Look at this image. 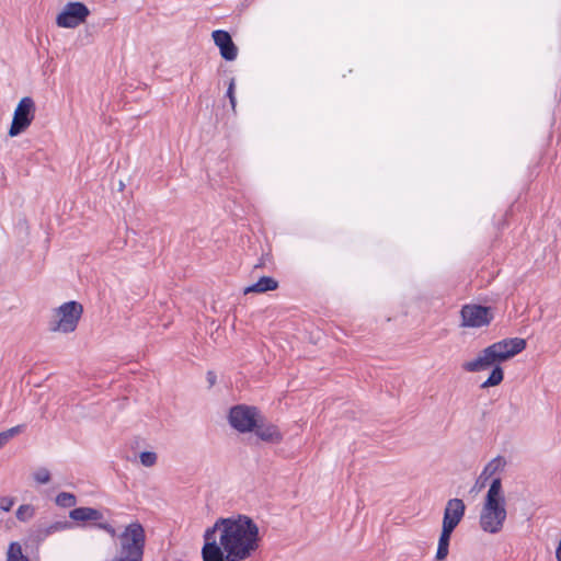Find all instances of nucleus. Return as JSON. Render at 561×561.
I'll return each mask as SVG.
<instances>
[{
  "label": "nucleus",
  "mask_w": 561,
  "mask_h": 561,
  "mask_svg": "<svg viewBox=\"0 0 561 561\" xmlns=\"http://www.w3.org/2000/svg\"><path fill=\"white\" fill-rule=\"evenodd\" d=\"M526 340L522 337L503 339L483 348L474 359L465 362L462 368L468 373H477L494 366L481 387L489 388L497 386L504 379V371L500 364L522 353L526 348Z\"/></svg>",
  "instance_id": "1"
},
{
  "label": "nucleus",
  "mask_w": 561,
  "mask_h": 561,
  "mask_svg": "<svg viewBox=\"0 0 561 561\" xmlns=\"http://www.w3.org/2000/svg\"><path fill=\"white\" fill-rule=\"evenodd\" d=\"M220 543L228 561H242L257 548L259 528H220Z\"/></svg>",
  "instance_id": "2"
},
{
  "label": "nucleus",
  "mask_w": 561,
  "mask_h": 561,
  "mask_svg": "<svg viewBox=\"0 0 561 561\" xmlns=\"http://www.w3.org/2000/svg\"><path fill=\"white\" fill-rule=\"evenodd\" d=\"M506 518L505 500L502 495L501 479L492 481L481 513L482 526H502Z\"/></svg>",
  "instance_id": "3"
},
{
  "label": "nucleus",
  "mask_w": 561,
  "mask_h": 561,
  "mask_svg": "<svg viewBox=\"0 0 561 561\" xmlns=\"http://www.w3.org/2000/svg\"><path fill=\"white\" fill-rule=\"evenodd\" d=\"M112 537H117L119 556L129 560L141 561L145 547V528H124L119 534L116 528H105Z\"/></svg>",
  "instance_id": "4"
},
{
  "label": "nucleus",
  "mask_w": 561,
  "mask_h": 561,
  "mask_svg": "<svg viewBox=\"0 0 561 561\" xmlns=\"http://www.w3.org/2000/svg\"><path fill=\"white\" fill-rule=\"evenodd\" d=\"M83 307L77 301H67L56 308L53 312V320L49 322L51 332H73L82 317Z\"/></svg>",
  "instance_id": "5"
},
{
  "label": "nucleus",
  "mask_w": 561,
  "mask_h": 561,
  "mask_svg": "<svg viewBox=\"0 0 561 561\" xmlns=\"http://www.w3.org/2000/svg\"><path fill=\"white\" fill-rule=\"evenodd\" d=\"M460 327L481 329L489 327L494 320L491 307L477 304H466L460 309Z\"/></svg>",
  "instance_id": "6"
},
{
  "label": "nucleus",
  "mask_w": 561,
  "mask_h": 561,
  "mask_svg": "<svg viewBox=\"0 0 561 561\" xmlns=\"http://www.w3.org/2000/svg\"><path fill=\"white\" fill-rule=\"evenodd\" d=\"M36 106L35 102L30 96H24L18 103L11 126L9 128V136L15 137L24 133L35 118Z\"/></svg>",
  "instance_id": "7"
},
{
  "label": "nucleus",
  "mask_w": 561,
  "mask_h": 561,
  "mask_svg": "<svg viewBox=\"0 0 561 561\" xmlns=\"http://www.w3.org/2000/svg\"><path fill=\"white\" fill-rule=\"evenodd\" d=\"M89 15L90 10L83 2H68L57 14L56 24L62 28H76L85 23Z\"/></svg>",
  "instance_id": "8"
},
{
  "label": "nucleus",
  "mask_w": 561,
  "mask_h": 561,
  "mask_svg": "<svg viewBox=\"0 0 561 561\" xmlns=\"http://www.w3.org/2000/svg\"><path fill=\"white\" fill-rule=\"evenodd\" d=\"M259 421L260 412L255 407L240 404L230 409L229 422L240 433L254 431Z\"/></svg>",
  "instance_id": "9"
},
{
  "label": "nucleus",
  "mask_w": 561,
  "mask_h": 561,
  "mask_svg": "<svg viewBox=\"0 0 561 561\" xmlns=\"http://www.w3.org/2000/svg\"><path fill=\"white\" fill-rule=\"evenodd\" d=\"M219 528H206L204 534V546L202 548L203 561H228V552L225 551L220 541H217L216 531Z\"/></svg>",
  "instance_id": "10"
},
{
  "label": "nucleus",
  "mask_w": 561,
  "mask_h": 561,
  "mask_svg": "<svg viewBox=\"0 0 561 561\" xmlns=\"http://www.w3.org/2000/svg\"><path fill=\"white\" fill-rule=\"evenodd\" d=\"M211 36L224 59L231 61L237 58L238 48L227 31L216 30Z\"/></svg>",
  "instance_id": "11"
},
{
  "label": "nucleus",
  "mask_w": 561,
  "mask_h": 561,
  "mask_svg": "<svg viewBox=\"0 0 561 561\" xmlns=\"http://www.w3.org/2000/svg\"><path fill=\"white\" fill-rule=\"evenodd\" d=\"M465 514V504L460 499L449 500L444 513L443 526H457Z\"/></svg>",
  "instance_id": "12"
},
{
  "label": "nucleus",
  "mask_w": 561,
  "mask_h": 561,
  "mask_svg": "<svg viewBox=\"0 0 561 561\" xmlns=\"http://www.w3.org/2000/svg\"><path fill=\"white\" fill-rule=\"evenodd\" d=\"M255 434L259 438L268 443H280L283 440V434L279 428L272 424L256 423L254 428Z\"/></svg>",
  "instance_id": "13"
},
{
  "label": "nucleus",
  "mask_w": 561,
  "mask_h": 561,
  "mask_svg": "<svg viewBox=\"0 0 561 561\" xmlns=\"http://www.w3.org/2000/svg\"><path fill=\"white\" fill-rule=\"evenodd\" d=\"M279 286V283L277 279L271 276H262L259 278V280L250 286H247L243 289V294L248 295L251 293L254 294H264L267 291L276 290Z\"/></svg>",
  "instance_id": "14"
},
{
  "label": "nucleus",
  "mask_w": 561,
  "mask_h": 561,
  "mask_svg": "<svg viewBox=\"0 0 561 561\" xmlns=\"http://www.w3.org/2000/svg\"><path fill=\"white\" fill-rule=\"evenodd\" d=\"M70 517L76 522H98L102 519V512L91 507H78L70 512Z\"/></svg>",
  "instance_id": "15"
},
{
  "label": "nucleus",
  "mask_w": 561,
  "mask_h": 561,
  "mask_svg": "<svg viewBox=\"0 0 561 561\" xmlns=\"http://www.w3.org/2000/svg\"><path fill=\"white\" fill-rule=\"evenodd\" d=\"M454 529L455 528H442L436 552V559L439 561L448 556L449 541Z\"/></svg>",
  "instance_id": "16"
},
{
  "label": "nucleus",
  "mask_w": 561,
  "mask_h": 561,
  "mask_svg": "<svg viewBox=\"0 0 561 561\" xmlns=\"http://www.w3.org/2000/svg\"><path fill=\"white\" fill-rule=\"evenodd\" d=\"M214 526H255L253 520L245 515H237L227 518H218Z\"/></svg>",
  "instance_id": "17"
},
{
  "label": "nucleus",
  "mask_w": 561,
  "mask_h": 561,
  "mask_svg": "<svg viewBox=\"0 0 561 561\" xmlns=\"http://www.w3.org/2000/svg\"><path fill=\"white\" fill-rule=\"evenodd\" d=\"M7 561H30L23 553L19 542H11L7 552Z\"/></svg>",
  "instance_id": "18"
},
{
  "label": "nucleus",
  "mask_w": 561,
  "mask_h": 561,
  "mask_svg": "<svg viewBox=\"0 0 561 561\" xmlns=\"http://www.w3.org/2000/svg\"><path fill=\"white\" fill-rule=\"evenodd\" d=\"M24 427H25V425L21 424V425H16L7 431L1 432L0 433V448H2L5 444H8L11 438H13L14 436L22 433L24 431Z\"/></svg>",
  "instance_id": "19"
},
{
  "label": "nucleus",
  "mask_w": 561,
  "mask_h": 561,
  "mask_svg": "<svg viewBox=\"0 0 561 561\" xmlns=\"http://www.w3.org/2000/svg\"><path fill=\"white\" fill-rule=\"evenodd\" d=\"M77 503L75 494L61 492L56 496V504L60 507H72Z\"/></svg>",
  "instance_id": "20"
},
{
  "label": "nucleus",
  "mask_w": 561,
  "mask_h": 561,
  "mask_svg": "<svg viewBox=\"0 0 561 561\" xmlns=\"http://www.w3.org/2000/svg\"><path fill=\"white\" fill-rule=\"evenodd\" d=\"M35 510L32 505H21L16 511V517L20 522L26 523L34 516Z\"/></svg>",
  "instance_id": "21"
},
{
  "label": "nucleus",
  "mask_w": 561,
  "mask_h": 561,
  "mask_svg": "<svg viewBox=\"0 0 561 561\" xmlns=\"http://www.w3.org/2000/svg\"><path fill=\"white\" fill-rule=\"evenodd\" d=\"M504 466H505V461L503 458H501V457L494 458L485 466V468L483 470V474L488 473L491 476V474L495 473L496 471L502 470Z\"/></svg>",
  "instance_id": "22"
},
{
  "label": "nucleus",
  "mask_w": 561,
  "mask_h": 561,
  "mask_svg": "<svg viewBox=\"0 0 561 561\" xmlns=\"http://www.w3.org/2000/svg\"><path fill=\"white\" fill-rule=\"evenodd\" d=\"M140 461L146 467H151L157 461V455L151 451H144L140 454Z\"/></svg>",
  "instance_id": "23"
},
{
  "label": "nucleus",
  "mask_w": 561,
  "mask_h": 561,
  "mask_svg": "<svg viewBox=\"0 0 561 561\" xmlns=\"http://www.w3.org/2000/svg\"><path fill=\"white\" fill-rule=\"evenodd\" d=\"M34 479L41 484L48 483L50 481V472L47 469L42 468L34 473Z\"/></svg>",
  "instance_id": "24"
},
{
  "label": "nucleus",
  "mask_w": 561,
  "mask_h": 561,
  "mask_svg": "<svg viewBox=\"0 0 561 561\" xmlns=\"http://www.w3.org/2000/svg\"><path fill=\"white\" fill-rule=\"evenodd\" d=\"M227 96L229 98L232 110L236 108V96H234V79H231L227 89Z\"/></svg>",
  "instance_id": "25"
},
{
  "label": "nucleus",
  "mask_w": 561,
  "mask_h": 561,
  "mask_svg": "<svg viewBox=\"0 0 561 561\" xmlns=\"http://www.w3.org/2000/svg\"><path fill=\"white\" fill-rule=\"evenodd\" d=\"M14 504L13 499L11 497H2L0 500V508L4 512H9Z\"/></svg>",
  "instance_id": "26"
},
{
  "label": "nucleus",
  "mask_w": 561,
  "mask_h": 561,
  "mask_svg": "<svg viewBox=\"0 0 561 561\" xmlns=\"http://www.w3.org/2000/svg\"><path fill=\"white\" fill-rule=\"evenodd\" d=\"M207 380H208L210 386H214L215 382H216V375L213 371H208Z\"/></svg>",
  "instance_id": "27"
},
{
  "label": "nucleus",
  "mask_w": 561,
  "mask_h": 561,
  "mask_svg": "<svg viewBox=\"0 0 561 561\" xmlns=\"http://www.w3.org/2000/svg\"><path fill=\"white\" fill-rule=\"evenodd\" d=\"M556 556H557V560L561 561V539H560L559 546L557 548Z\"/></svg>",
  "instance_id": "28"
},
{
  "label": "nucleus",
  "mask_w": 561,
  "mask_h": 561,
  "mask_svg": "<svg viewBox=\"0 0 561 561\" xmlns=\"http://www.w3.org/2000/svg\"><path fill=\"white\" fill-rule=\"evenodd\" d=\"M114 561H137V560H129V559H127L125 557L119 556Z\"/></svg>",
  "instance_id": "29"
},
{
  "label": "nucleus",
  "mask_w": 561,
  "mask_h": 561,
  "mask_svg": "<svg viewBox=\"0 0 561 561\" xmlns=\"http://www.w3.org/2000/svg\"><path fill=\"white\" fill-rule=\"evenodd\" d=\"M484 529L491 534H496L501 528H484Z\"/></svg>",
  "instance_id": "30"
},
{
  "label": "nucleus",
  "mask_w": 561,
  "mask_h": 561,
  "mask_svg": "<svg viewBox=\"0 0 561 561\" xmlns=\"http://www.w3.org/2000/svg\"><path fill=\"white\" fill-rule=\"evenodd\" d=\"M263 265H264V262H263V261H261L260 263L255 264V266H254V267H255V268H257V267H262Z\"/></svg>",
  "instance_id": "31"
},
{
  "label": "nucleus",
  "mask_w": 561,
  "mask_h": 561,
  "mask_svg": "<svg viewBox=\"0 0 561 561\" xmlns=\"http://www.w3.org/2000/svg\"><path fill=\"white\" fill-rule=\"evenodd\" d=\"M128 526L133 527V526H140V525L139 524H129Z\"/></svg>",
  "instance_id": "32"
},
{
  "label": "nucleus",
  "mask_w": 561,
  "mask_h": 561,
  "mask_svg": "<svg viewBox=\"0 0 561 561\" xmlns=\"http://www.w3.org/2000/svg\"><path fill=\"white\" fill-rule=\"evenodd\" d=\"M54 529H55V530H58L59 528H58V527H55ZM47 534H50L49 529L47 530Z\"/></svg>",
  "instance_id": "33"
}]
</instances>
